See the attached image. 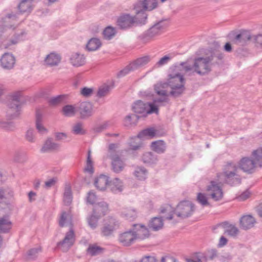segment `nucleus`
<instances>
[{"label":"nucleus","mask_w":262,"mask_h":262,"mask_svg":"<svg viewBox=\"0 0 262 262\" xmlns=\"http://www.w3.org/2000/svg\"><path fill=\"white\" fill-rule=\"evenodd\" d=\"M214 47L207 50L205 56L195 58L193 62V73L203 76L212 71V67H220L224 63V54L220 50V45L217 41L213 42Z\"/></svg>","instance_id":"f257e3e1"},{"label":"nucleus","mask_w":262,"mask_h":262,"mask_svg":"<svg viewBox=\"0 0 262 262\" xmlns=\"http://www.w3.org/2000/svg\"><path fill=\"white\" fill-rule=\"evenodd\" d=\"M195 209L194 205L189 201H182L180 202L174 209L172 207L167 204L161 207L160 213L168 212V215L166 216L167 220H171L173 219V214L181 219H185L191 216Z\"/></svg>","instance_id":"f03ea898"},{"label":"nucleus","mask_w":262,"mask_h":262,"mask_svg":"<svg viewBox=\"0 0 262 262\" xmlns=\"http://www.w3.org/2000/svg\"><path fill=\"white\" fill-rule=\"evenodd\" d=\"M169 19H162L156 22L148 29L138 36V39L141 44H146L155 37L160 35L169 25Z\"/></svg>","instance_id":"7ed1b4c3"},{"label":"nucleus","mask_w":262,"mask_h":262,"mask_svg":"<svg viewBox=\"0 0 262 262\" xmlns=\"http://www.w3.org/2000/svg\"><path fill=\"white\" fill-rule=\"evenodd\" d=\"M232 38L231 41L233 45L239 47L236 50V53L241 56H246L248 54V50L244 48L248 46L252 39V34L251 32L247 30H241L238 32H233L231 34Z\"/></svg>","instance_id":"20e7f679"},{"label":"nucleus","mask_w":262,"mask_h":262,"mask_svg":"<svg viewBox=\"0 0 262 262\" xmlns=\"http://www.w3.org/2000/svg\"><path fill=\"white\" fill-rule=\"evenodd\" d=\"M168 84L171 89L169 96L174 98L181 97L185 91V79L179 72H172L168 74Z\"/></svg>","instance_id":"39448f33"},{"label":"nucleus","mask_w":262,"mask_h":262,"mask_svg":"<svg viewBox=\"0 0 262 262\" xmlns=\"http://www.w3.org/2000/svg\"><path fill=\"white\" fill-rule=\"evenodd\" d=\"M258 149L257 148L252 151V159L248 157L243 158L238 162V167L243 171L251 174L255 171L256 166L262 167V161L257 156L258 154H254V152Z\"/></svg>","instance_id":"423d86ee"},{"label":"nucleus","mask_w":262,"mask_h":262,"mask_svg":"<svg viewBox=\"0 0 262 262\" xmlns=\"http://www.w3.org/2000/svg\"><path fill=\"white\" fill-rule=\"evenodd\" d=\"M150 57L148 55L137 58L120 71L117 74V77L120 78L125 76L129 72L140 69L147 64L150 61Z\"/></svg>","instance_id":"0eeeda50"},{"label":"nucleus","mask_w":262,"mask_h":262,"mask_svg":"<svg viewBox=\"0 0 262 262\" xmlns=\"http://www.w3.org/2000/svg\"><path fill=\"white\" fill-rule=\"evenodd\" d=\"M161 3H164L167 0H160ZM158 6L157 0H143L139 1L134 6V9L137 14H141L144 20L146 19L147 15L145 13V11H152L157 8Z\"/></svg>","instance_id":"6e6552de"},{"label":"nucleus","mask_w":262,"mask_h":262,"mask_svg":"<svg viewBox=\"0 0 262 262\" xmlns=\"http://www.w3.org/2000/svg\"><path fill=\"white\" fill-rule=\"evenodd\" d=\"M20 99V92H17L11 95V101L8 104L9 110L7 112V117L10 119H14L19 115L22 103Z\"/></svg>","instance_id":"1a4fd4ad"},{"label":"nucleus","mask_w":262,"mask_h":262,"mask_svg":"<svg viewBox=\"0 0 262 262\" xmlns=\"http://www.w3.org/2000/svg\"><path fill=\"white\" fill-rule=\"evenodd\" d=\"M136 20L137 18L135 16L124 13L118 17L117 24L120 29L127 30L133 27Z\"/></svg>","instance_id":"9d476101"},{"label":"nucleus","mask_w":262,"mask_h":262,"mask_svg":"<svg viewBox=\"0 0 262 262\" xmlns=\"http://www.w3.org/2000/svg\"><path fill=\"white\" fill-rule=\"evenodd\" d=\"M119 225L120 223L116 219L113 217H109L107 222L101 228L102 235L104 236H111L119 228Z\"/></svg>","instance_id":"9b49d317"},{"label":"nucleus","mask_w":262,"mask_h":262,"mask_svg":"<svg viewBox=\"0 0 262 262\" xmlns=\"http://www.w3.org/2000/svg\"><path fill=\"white\" fill-rule=\"evenodd\" d=\"M77 111L81 119H86L93 115V105L90 102L84 101L77 104Z\"/></svg>","instance_id":"f8f14e48"},{"label":"nucleus","mask_w":262,"mask_h":262,"mask_svg":"<svg viewBox=\"0 0 262 262\" xmlns=\"http://www.w3.org/2000/svg\"><path fill=\"white\" fill-rule=\"evenodd\" d=\"M206 190L211 192L210 195L215 201H220L223 197L222 189L215 181H211L210 185L207 186Z\"/></svg>","instance_id":"ddd939ff"},{"label":"nucleus","mask_w":262,"mask_h":262,"mask_svg":"<svg viewBox=\"0 0 262 262\" xmlns=\"http://www.w3.org/2000/svg\"><path fill=\"white\" fill-rule=\"evenodd\" d=\"M110 158L112 160V167L113 171L119 173L123 170L125 164L119 155L112 152L110 155Z\"/></svg>","instance_id":"4468645a"},{"label":"nucleus","mask_w":262,"mask_h":262,"mask_svg":"<svg viewBox=\"0 0 262 262\" xmlns=\"http://www.w3.org/2000/svg\"><path fill=\"white\" fill-rule=\"evenodd\" d=\"M136 239L133 229L120 234L119 237V241L125 246L130 245Z\"/></svg>","instance_id":"2eb2a0df"},{"label":"nucleus","mask_w":262,"mask_h":262,"mask_svg":"<svg viewBox=\"0 0 262 262\" xmlns=\"http://www.w3.org/2000/svg\"><path fill=\"white\" fill-rule=\"evenodd\" d=\"M133 229L136 236V239H144L149 236L148 229L143 225L134 224Z\"/></svg>","instance_id":"dca6fc26"},{"label":"nucleus","mask_w":262,"mask_h":262,"mask_svg":"<svg viewBox=\"0 0 262 262\" xmlns=\"http://www.w3.org/2000/svg\"><path fill=\"white\" fill-rule=\"evenodd\" d=\"M224 177V182L226 184L233 186L241 183L242 179L237 172H229L227 174H221Z\"/></svg>","instance_id":"f3484780"},{"label":"nucleus","mask_w":262,"mask_h":262,"mask_svg":"<svg viewBox=\"0 0 262 262\" xmlns=\"http://www.w3.org/2000/svg\"><path fill=\"white\" fill-rule=\"evenodd\" d=\"M15 59L12 54L8 53H5L1 59L2 67L5 69H11L13 68Z\"/></svg>","instance_id":"a211bd4d"},{"label":"nucleus","mask_w":262,"mask_h":262,"mask_svg":"<svg viewBox=\"0 0 262 262\" xmlns=\"http://www.w3.org/2000/svg\"><path fill=\"white\" fill-rule=\"evenodd\" d=\"M75 241V236L74 231L72 229H71L68 232L63 239L57 243V246H63L64 245L67 246L68 249L71 248L74 244Z\"/></svg>","instance_id":"6ab92c4d"},{"label":"nucleus","mask_w":262,"mask_h":262,"mask_svg":"<svg viewBox=\"0 0 262 262\" xmlns=\"http://www.w3.org/2000/svg\"><path fill=\"white\" fill-rule=\"evenodd\" d=\"M255 222V219L252 215H244L239 220L240 227L243 229L248 230L252 228Z\"/></svg>","instance_id":"aec40b11"},{"label":"nucleus","mask_w":262,"mask_h":262,"mask_svg":"<svg viewBox=\"0 0 262 262\" xmlns=\"http://www.w3.org/2000/svg\"><path fill=\"white\" fill-rule=\"evenodd\" d=\"M109 178L104 174H101L95 179L94 185L97 189L100 191H104L108 186Z\"/></svg>","instance_id":"412c9836"},{"label":"nucleus","mask_w":262,"mask_h":262,"mask_svg":"<svg viewBox=\"0 0 262 262\" xmlns=\"http://www.w3.org/2000/svg\"><path fill=\"white\" fill-rule=\"evenodd\" d=\"M107 210V204L104 202H102L94 206L93 213L98 217H101L106 214Z\"/></svg>","instance_id":"4be33fe9"},{"label":"nucleus","mask_w":262,"mask_h":262,"mask_svg":"<svg viewBox=\"0 0 262 262\" xmlns=\"http://www.w3.org/2000/svg\"><path fill=\"white\" fill-rule=\"evenodd\" d=\"M146 102L142 100H137L132 105V110L137 114H141L143 117H146Z\"/></svg>","instance_id":"5701e85b"},{"label":"nucleus","mask_w":262,"mask_h":262,"mask_svg":"<svg viewBox=\"0 0 262 262\" xmlns=\"http://www.w3.org/2000/svg\"><path fill=\"white\" fill-rule=\"evenodd\" d=\"M61 57L60 55L55 52H52L48 55L45 59V63L49 66H57L60 62Z\"/></svg>","instance_id":"b1692460"},{"label":"nucleus","mask_w":262,"mask_h":262,"mask_svg":"<svg viewBox=\"0 0 262 262\" xmlns=\"http://www.w3.org/2000/svg\"><path fill=\"white\" fill-rule=\"evenodd\" d=\"M151 149L159 154H163L166 149V144L164 141L159 140L151 142L150 145Z\"/></svg>","instance_id":"393cba45"},{"label":"nucleus","mask_w":262,"mask_h":262,"mask_svg":"<svg viewBox=\"0 0 262 262\" xmlns=\"http://www.w3.org/2000/svg\"><path fill=\"white\" fill-rule=\"evenodd\" d=\"M108 188L114 193L121 192L123 190L122 182L118 178H115L109 182Z\"/></svg>","instance_id":"a878e982"},{"label":"nucleus","mask_w":262,"mask_h":262,"mask_svg":"<svg viewBox=\"0 0 262 262\" xmlns=\"http://www.w3.org/2000/svg\"><path fill=\"white\" fill-rule=\"evenodd\" d=\"M42 116L41 112L37 110L36 111V120L35 126L38 133L40 134H45L47 133V129L42 124Z\"/></svg>","instance_id":"bb28decb"},{"label":"nucleus","mask_w":262,"mask_h":262,"mask_svg":"<svg viewBox=\"0 0 262 262\" xmlns=\"http://www.w3.org/2000/svg\"><path fill=\"white\" fill-rule=\"evenodd\" d=\"M12 223L10 221L8 216H4L0 217V232L8 233L11 229Z\"/></svg>","instance_id":"cd10ccee"},{"label":"nucleus","mask_w":262,"mask_h":262,"mask_svg":"<svg viewBox=\"0 0 262 262\" xmlns=\"http://www.w3.org/2000/svg\"><path fill=\"white\" fill-rule=\"evenodd\" d=\"M121 215L129 221H134L137 216L136 210L131 207L123 208L121 212Z\"/></svg>","instance_id":"c85d7f7f"},{"label":"nucleus","mask_w":262,"mask_h":262,"mask_svg":"<svg viewBox=\"0 0 262 262\" xmlns=\"http://www.w3.org/2000/svg\"><path fill=\"white\" fill-rule=\"evenodd\" d=\"M85 59L83 55H81L77 53L73 54L70 58L72 64L77 67L84 65L85 62Z\"/></svg>","instance_id":"c756f323"},{"label":"nucleus","mask_w":262,"mask_h":262,"mask_svg":"<svg viewBox=\"0 0 262 262\" xmlns=\"http://www.w3.org/2000/svg\"><path fill=\"white\" fill-rule=\"evenodd\" d=\"M59 144L53 142L51 138H48L40 149L41 152H46L52 150H57L59 148Z\"/></svg>","instance_id":"7c9ffc66"},{"label":"nucleus","mask_w":262,"mask_h":262,"mask_svg":"<svg viewBox=\"0 0 262 262\" xmlns=\"http://www.w3.org/2000/svg\"><path fill=\"white\" fill-rule=\"evenodd\" d=\"M142 161L145 164H154L158 160V156L152 152L144 153L142 157Z\"/></svg>","instance_id":"2f4dec72"},{"label":"nucleus","mask_w":262,"mask_h":262,"mask_svg":"<svg viewBox=\"0 0 262 262\" xmlns=\"http://www.w3.org/2000/svg\"><path fill=\"white\" fill-rule=\"evenodd\" d=\"M163 226V220L162 217H153L149 222V227L154 231H158Z\"/></svg>","instance_id":"473e14b6"},{"label":"nucleus","mask_w":262,"mask_h":262,"mask_svg":"<svg viewBox=\"0 0 262 262\" xmlns=\"http://www.w3.org/2000/svg\"><path fill=\"white\" fill-rule=\"evenodd\" d=\"M101 46V42L99 39L92 38L89 40L86 44V49L89 51H93L98 49Z\"/></svg>","instance_id":"72a5a7b5"},{"label":"nucleus","mask_w":262,"mask_h":262,"mask_svg":"<svg viewBox=\"0 0 262 262\" xmlns=\"http://www.w3.org/2000/svg\"><path fill=\"white\" fill-rule=\"evenodd\" d=\"M33 0H22L18 6L21 13L30 12L32 10V2Z\"/></svg>","instance_id":"f704fd0d"},{"label":"nucleus","mask_w":262,"mask_h":262,"mask_svg":"<svg viewBox=\"0 0 262 262\" xmlns=\"http://www.w3.org/2000/svg\"><path fill=\"white\" fill-rule=\"evenodd\" d=\"M62 112L63 115L66 117L74 116L77 112V104L75 106L72 105H66L62 107Z\"/></svg>","instance_id":"c9c22d12"},{"label":"nucleus","mask_w":262,"mask_h":262,"mask_svg":"<svg viewBox=\"0 0 262 262\" xmlns=\"http://www.w3.org/2000/svg\"><path fill=\"white\" fill-rule=\"evenodd\" d=\"M148 171L147 169L142 166H138L136 168L134 171L135 176L139 180H144L147 178Z\"/></svg>","instance_id":"e433bc0d"},{"label":"nucleus","mask_w":262,"mask_h":262,"mask_svg":"<svg viewBox=\"0 0 262 262\" xmlns=\"http://www.w3.org/2000/svg\"><path fill=\"white\" fill-rule=\"evenodd\" d=\"M154 128L149 127L144 129L141 131L137 136V139L149 137L150 138H154Z\"/></svg>","instance_id":"4c0bfd02"},{"label":"nucleus","mask_w":262,"mask_h":262,"mask_svg":"<svg viewBox=\"0 0 262 262\" xmlns=\"http://www.w3.org/2000/svg\"><path fill=\"white\" fill-rule=\"evenodd\" d=\"M238 166L236 165L233 162H228L225 166L223 168V172L221 174H227L229 172H237Z\"/></svg>","instance_id":"58836bf2"},{"label":"nucleus","mask_w":262,"mask_h":262,"mask_svg":"<svg viewBox=\"0 0 262 262\" xmlns=\"http://www.w3.org/2000/svg\"><path fill=\"white\" fill-rule=\"evenodd\" d=\"M41 251L40 247L33 248L30 249L27 253L26 259L28 260L35 259L38 256V253L41 252Z\"/></svg>","instance_id":"ea45409f"},{"label":"nucleus","mask_w":262,"mask_h":262,"mask_svg":"<svg viewBox=\"0 0 262 262\" xmlns=\"http://www.w3.org/2000/svg\"><path fill=\"white\" fill-rule=\"evenodd\" d=\"M72 193L70 186H66L63 194V202L64 205H69L72 201Z\"/></svg>","instance_id":"a19ab883"},{"label":"nucleus","mask_w":262,"mask_h":262,"mask_svg":"<svg viewBox=\"0 0 262 262\" xmlns=\"http://www.w3.org/2000/svg\"><path fill=\"white\" fill-rule=\"evenodd\" d=\"M103 249L96 245H90L87 249V253L91 256H95L103 252Z\"/></svg>","instance_id":"79ce46f5"},{"label":"nucleus","mask_w":262,"mask_h":262,"mask_svg":"<svg viewBox=\"0 0 262 262\" xmlns=\"http://www.w3.org/2000/svg\"><path fill=\"white\" fill-rule=\"evenodd\" d=\"M112 88L108 85H104L100 86L97 92V96L99 98H102L106 96L110 93Z\"/></svg>","instance_id":"37998d69"},{"label":"nucleus","mask_w":262,"mask_h":262,"mask_svg":"<svg viewBox=\"0 0 262 262\" xmlns=\"http://www.w3.org/2000/svg\"><path fill=\"white\" fill-rule=\"evenodd\" d=\"M116 33L115 29L111 26L107 27L103 32L104 38L108 40L112 39Z\"/></svg>","instance_id":"c03bdc74"},{"label":"nucleus","mask_w":262,"mask_h":262,"mask_svg":"<svg viewBox=\"0 0 262 262\" xmlns=\"http://www.w3.org/2000/svg\"><path fill=\"white\" fill-rule=\"evenodd\" d=\"M72 132L75 135H84L85 131L83 128V124L81 122H77L73 126Z\"/></svg>","instance_id":"a18cd8bd"},{"label":"nucleus","mask_w":262,"mask_h":262,"mask_svg":"<svg viewBox=\"0 0 262 262\" xmlns=\"http://www.w3.org/2000/svg\"><path fill=\"white\" fill-rule=\"evenodd\" d=\"M147 104V108H146V116L149 114H151L153 113H155L156 114H158L159 108L157 105L155 104L156 103L153 102H146Z\"/></svg>","instance_id":"49530a36"},{"label":"nucleus","mask_w":262,"mask_h":262,"mask_svg":"<svg viewBox=\"0 0 262 262\" xmlns=\"http://www.w3.org/2000/svg\"><path fill=\"white\" fill-rule=\"evenodd\" d=\"M252 40L255 47L262 49V34L252 35Z\"/></svg>","instance_id":"de8ad7c7"},{"label":"nucleus","mask_w":262,"mask_h":262,"mask_svg":"<svg viewBox=\"0 0 262 262\" xmlns=\"http://www.w3.org/2000/svg\"><path fill=\"white\" fill-rule=\"evenodd\" d=\"M100 218L92 213L91 216L88 219L89 225L92 229H94L96 228L98 225V220Z\"/></svg>","instance_id":"09e8293b"},{"label":"nucleus","mask_w":262,"mask_h":262,"mask_svg":"<svg viewBox=\"0 0 262 262\" xmlns=\"http://www.w3.org/2000/svg\"><path fill=\"white\" fill-rule=\"evenodd\" d=\"M239 230L234 225H230L228 228L225 230L224 233H227L231 236H235L238 233Z\"/></svg>","instance_id":"8fccbe9b"},{"label":"nucleus","mask_w":262,"mask_h":262,"mask_svg":"<svg viewBox=\"0 0 262 262\" xmlns=\"http://www.w3.org/2000/svg\"><path fill=\"white\" fill-rule=\"evenodd\" d=\"M65 97L66 96L64 95H58L50 98L49 100V103L51 105H56L61 103Z\"/></svg>","instance_id":"3c124183"},{"label":"nucleus","mask_w":262,"mask_h":262,"mask_svg":"<svg viewBox=\"0 0 262 262\" xmlns=\"http://www.w3.org/2000/svg\"><path fill=\"white\" fill-rule=\"evenodd\" d=\"M197 201L201 204L202 206H208L209 205V203L208 201V199L205 194L199 192L198 193Z\"/></svg>","instance_id":"603ef678"},{"label":"nucleus","mask_w":262,"mask_h":262,"mask_svg":"<svg viewBox=\"0 0 262 262\" xmlns=\"http://www.w3.org/2000/svg\"><path fill=\"white\" fill-rule=\"evenodd\" d=\"M26 139L29 142H34L35 141V137L34 130L33 129H29L25 135Z\"/></svg>","instance_id":"864d4df0"},{"label":"nucleus","mask_w":262,"mask_h":262,"mask_svg":"<svg viewBox=\"0 0 262 262\" xmlns=\"http://www.w3.org/2000/svg\"><path fill=\"white\" fill-rule=\"evenodd\" d=\"M1 125L3 128L8 131H13L15 129V124L12 122H2Z\"/></svg>","instance_id":"5fc2aeb1"},{"label":"nucleus","mask_w":262,"mask_h":262,"mask_svg":"<svg viewBox=\"0 0 262 262\" xmlns=\"http://www.w3.org/2000/svg\"><path fill=\"white\" fill-rule=\"evenodd\" d=\"M154 103L159 104L160 106H164V103H169V99L168 96H161L159 98H155L153 99Z\"/></svg>","instance_id":"6e6d98bb"},{"label":"nucleus","mask_w":262,"mask_h":262,"mask_svg":"<svg viewBox=\"0 0 262 262\" xmlns=\"http://www.w3.org/2000/svg\"><path fill=\"white\" fill-rule=\"evenodd\" d=\"M97 200V196L93 191H90L88 193L86 197V202L88 203L93 205Z\"/></svg>","instance_id":"4d7b16f0"},{"label":"nucleus","mask_w":262,"mask_h":262,"mask_svg":"<svg viewBox=\"0 0 262 262\" xmlns=\"http://www.w3.org/2000/svg\"><path fill=\"white\" fill-rule=\"evenodd\" d=\"M180 65L183 67V69L185 72H190L189 74V75L194 74V73L193 72V71L194 70L193 64L192 66H191L190 64H188L187 62H182L180 63Z\"/></svg>","instance_id":"13d9d810"},{"label":"nucleus","mask_w":262,"mask_h":262,"mask_svg":"<svg viewBox=\"0 0 262 262\" xmlns=\"http://www.w3.org/2000/svg\"><path fill=\"white\" fill-rule=\"evenodd\" d=\"M171 59V57L169 55H165L161 58L156 63V66L157 67L162 66L168 63Z\"/></svg>","instance_id":"bf43d9fd"},{"label":"nucleus","mask_w":262,"mask_h":262,"mask_svg":"<svg viewBox=\"0 0 262 262\" xmlns=\"http://www.w3.org/2000/svg\"><path fill=\"white\" fill-rule=\"evenodd\" d=\"M132 117H135L136 119H139V116L136 115H127L124 120V125L128 126L132 124Z\"/></svg>","instance_id":"052dcab7"},{"label":"nucleus","mask_w":262,"mask_h":262,"mask_svg":"<svg viewBox=\"0 0 262 262\" xmlns=\"http://www.w3.org/2000/svg\"><path fill=\"white\" fill-rule=\"evenodd\" d=\"M93 92V88H89L87 87H84L81 89L80 93L81 94L86 97H90L92 95Z\"/></svg>","instance_id":"680f3d73"},{"label":"nucleus","mask_w":262,"mask_h":262,"mask_svg":"<svg viewBox=\"0 0 262 262\" xmlns=\"http://www.w3.org/2000/svg\"><path fill=\"white\" fill-rule=\"evenodd\" d=\"M68 214L66 211H63L59 220V226L60 227H63L67 219Z\"/></svg>","instance_id":"e2e57ef3"},{"label":"nucleus","mask_w":262,"mask_h":262,"mask_svg":"<svg viewBox=\"0 0 262 262\" xmlns=\"http://www.w3.org/2000/svg\"><path fill=\"white\" fill-rule=\"evenodd\" d=\"M57 182V178H53L47 181L45 183V186L44 187L46 188H50L51 187L54 186L56 182Z\"/></svg>","instance_id":"0e129e2a"},{"label":"nucleus","mask_w":262,"mask_h":262,"mask_svg":"<svg viewBox=\"0 0 262 262\" xmlns=\"http://www.w3.org/2000/svg\"><path fill=\"white\" fill-rule=\"evenodd\" d=\"M140 262H158L155 256H144L140 260Z\"/></svg>","instance_id":"69168bd1"},{"label":"nucleus","mask_w":262,"mask_h":262,"mask_svg":"<svg viewBox=\"0 0 262 262\" xmlns=\"http://www.w3.org/2000/svg\"><path fill=\"white\" fill-rule=\"evenodd\" d=\"M154 137H160L164 136L166 132L163 129H156L154 128Z\"/></svg>","instance_id":"338daca9"},{"label":"nucleus","mask_w":262,"mask_h":262,"mask_svg":"<svg viewBox=\"0 0 262 262\" xmlns=\"http://www.w3.org/2000/svg\"><path fill=\"white\" fill-rule=\"evenodd\" d=\"M161 262H177V259L172 256L162 257Z\"/></svg>","instance_id":"774afa93"}]
</instances>
